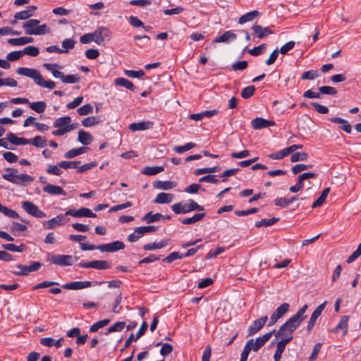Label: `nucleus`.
I'll return each mask as SVG.
<instances>
[{"mask_svg":"<svg viewBox=\"0 0 361 361\" xmlns=\"http://www.w3.org/2000/svg\"><path fill=\"white\" fill-rule=\"evenodd\" d=\"M307 309V305H303L296 314L293 315L282 326H281L280 329L277 331H275L274 333L275 334V337L278 338L280 336H290V334H293L302 321L306 318L305 313Z\"/></svg>","mask_w":361,"mask_h":361,"instance_id":"nucleus-1","label":"nucleus"},{"mask_svg":"<svg viewBox=\"0 0 361 361\" xmlns=\"http://www.w3.org/2000/svg\"><path fill=\"white\" fill-rule=\"evenodd\" d=\"M275 330L268 332L262 336L257 338L255 340L253 338L249 339L241 353L240 361H247L248 355L251 350L257 352L272 336Z\"/></svg>","mask_w":361,"mask_h":361,"instance_id":"nucleus-2","label":"nucleus"},{"mask_svg":"<svg viewBox=\"0 0 361 361\" xmlns=\"http://www.w3.org/2000/svg\"><path fill=\"white\" fill-rule=\"evenodd\" d=\"M5 171L7 173L2 175V178L13 184L22 186H27L35 180L34 177L26 173H18L16 169L6 168Z\"/></svg>","mask_w":361,"mask_h":361,"instance_id":"nucleus-3","label":"nucleus"},{"mask_svg":"<svg viewBox=\"0 0 361 361\" xmlns=\"http://www.w3.org/2000/svg\"><path fill=\"white\" fill-rule=\"evenodd\" d=\"M18 74L32 78L35 82L40 87L52 90L56 87V83L52 80H45L39 72L33 68H18Z\"/></svg>","mask_w":361,"mask_h":361,"instance_id":"nucleus-4","label":"nucleus"},{"mask_svg":"<svg viewBox=\"0 0 361 361\" xmlns=\"http://www.w3.org/2000/svg\"><path fill=\"white\" fill-rule=\"evenodd\" d=\"M43 66L50 71L54 78H59L63 83L74 84L80 80V76L77 74L66 75L63 73L58 71L56 68L61 67L56 63H44Z\"/></svg>","mask_w":361,"mask_h":361,"instance_id":"nucleus-5","label":"nucleus"},{"mask_svg":"<svg viewBox=\"0 0 361 361\" xmlns=\"http://www.w3.org/2000/svg\"><path fill=\"white\" fill-rule=\"evenodd\" d=\"M172 211L176 214H188L194 211H204V207L199 204L197 202L192 199L188 200L187 202H180L176 203L171 206Z\"/></svg>","mask_w":361,"mask_h":361,"instance_id":"nucleus-6","label":"nucleus"},{"mask_svg":"<svg viewBox=\"0 0 361 361\" xmlns=\"http://www.w3.org/2000/svg\"><path fill=\"white\" fill-rule=\"evenodd\" d=\"M40 21L36 19H30L24 23L23 27L26 35H41L50 32V28L46 24L39 25Z\"/></svg>","mask_w":361,"mask_h":361,"instance_id":"nucleus-7","label":"nucleus"},{"mask_svg":"<svg viewBox=\"0 0 361 361\" xmlns=\"http://www.w3.org/2000/svg\"><path fill=\"white\" fill-rule=\"evenodd\" d=\"M47 260L59 266H71L74 262V259L72 255H53L51 253L47 255Z\"/></svg>","mask_w":361,"mask_h":361,"instance_id":"nucleus-8","label":"nucleus"},{"mask_svg":"<svg viewBox=\"0 0 361 361\" xmlns=\"http://www.w3.org/2000/svg\"><path fill=\"white\" fill-rule=\"evenodd\" d=\"M93 42L100 45L105 41H109L111 39L110 30L104 27H99L92 32Z\"/></svg>","mask_w":361,"mask_h":361,"instance_id":"nucleus-9","label":"nucleus"},{"mask_svg":"<svg viewBox=\"0 0 361 361\" xmlns=\"http://www.w3.org/2000/svg\"><path fill=\"white\" fill-rule=\"evenodd\" d=\"M23 209L30 215L37 217L44 218L46 214L41 211L39 207L30 201H24L22 202Z\"/></svg>","mask_w":361,"mask_h":361,"instance_id":"nucleus-10","label":"nucleus"},{"mask_svg":"<svg viewBox=\"0 0 361 361\" xmlns=\"http://www.w3.org/2000/svg\"><path fill=\"white\" fill-rule=\"evenodd\" d=\"M124 248V243L120 240L97 245V250L102 252H115Z\"/></svg>","mask_w":361,"mask_h":361,"instance_id":"nucleus-11","label":"nucleus"},{"mask_svg":"<svg viewBox=\"0 0 361 361\" xmlns=\"http://www.w3.org/2000/svg\"><path fill=\"white\" fill-rule=\"evenodd\" d=\"M290 305L287 302H284L276 308L270 317V320L267 324L268 326L274 325L281 317L288 312Z\"/></svg>","mask_w":361,"mask_h":361,"instance_id":"nucleus-12","label":"nucleus"},{"mask_svg":"<svg viewBox=\"0 0 361 361\" xmlns=\"http://www.w3.org/2000/svg\"><path fill=\"white\" fill-rule=\"evenodd\" d=\"M42 265L39 262H34L30 266L17 264L16 267L20 269V271H12V273L16 276H27L30 272L37 271Z\"/></svg>","mask_w":361,"mask_h":361,"instance_id":"nucleus-13","label":"nucleus"},{"mask_svg":"<svg viewBox=\"0 0 361 361\" xmlns=\"http://www.w3.org/2000/svg\"><path fill=\"white\" fill-rule=\"evenodd\" d=\"M78 265L82 268H94L99 270L110 268V264L106 260L84 262H80Z\"/></svg>","mask_w":361,"mask_h":361,"instance_id":"nucleus-14","label":"nucleus"},{"mask_svg":"<svg viewBox=\"0 0 361 361\" xmlns=\"http://www.w3.org/2000/svg\"><path fill=\"white\" fill-rule=\"evenodd\" d=\"M66 215H71L73 217H91L95 218L96 214L93 213L90 209L82 207L78 210L69 209L68 210Z\"/></svg>","mask_w":361,"mask_h":361,"instance_id":"nucleus-15","label":"nucleus"},{"mask_svg":"<svg viewBox=\"0 0 361 361\" xmlns=\"http://www.w3.org/2000/svg\"><path fill=\"white\" fill-rule=\"evenodd\" d=\"M267 320V316H264L255 320L248 329V336L256 334L261 329L263 328Z\"/></svg>","mask_w":361,"mask_h":361,"instance_id":"nucleus-16","label":"nucleus"},{"mask_svg":"<svg viewBox=\"0 0 361 361\" xmlns=\"http://www.w3.org/2000/svg\"><path fill=\"white\" fill-rule=\"evenodd\" d=\"M92 286V282L85 281H73L71 283H65L62 287L67 290H80L86 288H89Z\"/></svg>","mask_w":361,"mask_h":361,"instance_id":"nucleus-17","label":"nucleus"},{"mask_svg":"<svg viewBox=\"0 0 361 361\" xmlns=\"http://www.w3.org/2000/svg\"><path fill=\"white\" fill-rule=\"evenodd\" d=\"M252 127L255 130L264 128L275 125L274 121L266 120L263 118H256L251 122Z\"/></svg>","mask_w":361,"mask_h":361,"instance_id":"nucleus-18","label":"nucleus"},{"mask_svg":"<svg viewBox=\"0 0 361 361\" xmlns=\"http://www.w3.org/2000/svg\"><path fill=\"white\" fill-rule=\"evenodd\" d=\"M154 123L149 121H145L139 123L130 124L129 129L131 131L145 130L153 128Z\"/></svg>","mask_w":361,"mask_h":361,"instance_id":"nucleus-19","label":"nucleus"},{"mask_svg":"<svg viewBox=\"0 0 361 361\" xmlns=\"http://www.w3.org/2000/svg\"><path fill=\"white\" fill-rule=\"evenodd\" d=\"M65 223L64 216L61 214L48 221L43 222V226L47 229H52L57 226H61Z\"/></svg>","mask_w":361,"mask_h":361,"instance_id":"nucleus-20","label":"nucleus"},{"mask_svg":"<svg viewBox=\"0 0 361 361\" xmlns=\"http://www.w3.org/2000/svg\"><path fill=\"white\" fill-rule=\"evenodd\" d=\"M36 9L37 6H27L25 10L16 13L14 18L16 20H26L33 16V13Z\"/></svg>","mask_w":361,"mask_h":361,"instance_id":"nucleus-21","label":"nucleus"},{"mask_svg":"<svg viewBox=\"0 0 361 361\" xmlns=\"http://www.w3.org/2000/svg\"><path fill=\"white\" fill-rule=\"evenodd\" d=\"M43 191L52 195H66V191L58 185L47 184L43 188Z\"/></svg>","mask_w":361,"mask_h":361,"instance_id":"nucleus-22","label":"nucleus"},{"mask_svg":"<svg viewBox=\"0 0 361 361\" xmlns=\"http://www.w3.org/2000/svg\"><path fill=\"white\" fill-rule=\"evenodd\" d=\"M177 185V183L171 180H157L153 183L154 188L168 190L175 188Z\"/></svg>","mask_w":361,"mask_h":361,"instance_id":"nucleus-23","label":"nucleus"},{"mask_svg":"<svg viewBox=\"0 0 361 361\" xmlns=\"http://www.w3.org/2000/svg\"><path fill=\"white\" fill-rule=\"evenodd\" d=\"M170 242V239L161 240L159 242H154L152 243L146 244L144 245L143 248L145 250H154L157 249H161L167 246Z\"/></svg>","mask_w":361,"mask_h":361,"instance_id":"nucleus-24","label":"nucleus"},{"mask_svg":"<svg viewBox=\"0 0 361 361\" xmlns=\"http://www.w3.org/2000/svg\"><path fill=\"white\" fill-rule=\"evenodd\" d=\"M236 38L237 35L235 33L231 31H226L223 35L216 37L213 42L216 43L229 42L235 40Z\"/></svg>","mask_w":361,"mask_h":361,"instance_id":"nucleus-25","label":"nucleus"},{"mask_svg":"<svg viewBox=\"0 0 361 361\" xmlns=\"http://www.w3.org/2000/svg\"><path fill=\"white\" fill-rule=\"evenodd\" d=\"M173 198L174 195L173 194L161 192L157 195L153 202L157 204H166L172 202Z\"/></svg>","mask_w":361,"mask_h":361,"instance_id":"nucleus-26","label":"nucleus"},{"mask_svg":"<svg viewBox=\"0 0 361 361\" xmlns=\"http://www.w3.org/2000/svg\"><path fill=\"white\" fill-rule=\"evenodd\" d=\"M252 29L257 37L260 39L267 36L268 35L274 33V32L271 31L269 27H263L261 25L257 24L253 25Z\"/></svg>","mask_w":361,"mask_h":361,"instance_id":"nucleus-27","label":"nucleus"},{"mask_svg":"<svg viewBox=\"0 0 361 361\" xmlns=\"http://www.w3.org/2000/svg\"><path fill=\"white\" fill-rule=\"evenodd\" d=\"M7 140L12 144L15 145H27L28 139L25 137H17L13 133H8L7 135Z\"/></svg>","mask_w":361,"mask_h":361,"instance_id":"nucleus-28","label":"nucleus"},{"mask_svg":"<svg viewBox=\"0 0 361 361\" xmlns=\"http://www.w3.org/2000/svg\"><path fill=\"white\" fill-rule=\"evenodd\" d=\"M33 38L30 37H22L20 38H11L8 42L13 46H22L33 42Z\"/></svg>","mask_w":361,"mask_h":361,"instance_id":"nucleus-29","label":"nucleus"},{"mask_svg":"<svg viewBox=\"0 0 361 361\" xmlns=\"http://www.w3.org/2000/svg\"><path fill=\"white\" fill-rule=\"evenodd\" d=\"M78 140L82 145H88L92 142L93 137H92V135L90 133L85 132L83 130H80L78 132Z\"/></svg>","mask_w":361,"mask_h":361,"instance_id":"nucleus-30","label":"nucleus"},{"mask_svg":"<svg viewBox=\"0 0 361 361\" xmlns=\"http://www.w3.org/2000/svg\"><path fill=\"white\" fill-rule=\"evenodd\" d=\"M259 13L257 11H252L249 13H247L244 15H243L239 19H238V23L239 24H244L247 22H250L253 20L255 18L259 16Z\"/></svg>","mask_w":361,"mask_h":361,"instance_id":"nucleus-31","label":"nucleus"},{"mask_svg":"<svg viewBox=\"0 0 361 361\" xmlns=\"http://www.w3.org/2000/svg\"><path fill=\"white\" fill-rule=\"evenodd\" d=\"M296 200H298V198L295 196L292 197L291 198L277 197L274 200V204L276 206L286 207Z\"/></svg>","mask_w":361,"mask_h":361,"instance_id":"nucleus-32","label":"nucleus"},{"mask_svg":"<svg viewBox=\"0 0 361 361\" xmlns=\"http://www.w3.org/2000/svg\"><path fill=\"white\" fill-rule=\"evenodd\" d=\"M29 106L30 108L35 111L37 113L42 114L45 111V109L47 107V104L45 102L40 101V102H29Z\"/></svg>","mask_w":361,"mask_h":361,"instance_id":"nucleus-33","label":"nucleus"},{"mask_svg":"<svg viewBox=\"0 0 361 361\" xmlns=\"http://www.w3.org/2000/svg\"><path fill=\"white\" fill-rule=\"evenodd\" d=\"M115 84L121 87H124L128 90L134 91L135 89V85L130 80L124 78H118L115 80Z\"/></svg>","mask_w":361,"mask_h":361,"instance_id":"nucleus-34","label":"nucleus"},{"mask_svg":"<svg viewBox=\"0 0 361 361\" xmlns=\"http://www.w3.org/2000/svg\"><path fill=\"white\" fill-rule=\"evenodd\" d=\"M164 170V166H146L143 168L142 173L147 176H154Z\"/></svg>","mask_w":361,"mask_h":361,"instance_id":"nucleus-35","label":"nucleus"},{"mask_svg":"<svg viewBox=\"0 0 361 361\" xmlns=\"http://www.w3.org/2000/svg\"><path fill=\"white\" fill-rule=\"evenodd\" d=\"M86 152V148L81 147L79 148L72 149L64 154L66 159H72L78 155H80Z\"/></svg>","mask_w":361,"mask_h":361,"instance_id":"nucleus-36","label":"nucleus"},{"mask_svg":"<svg viewBox=\"0 0 361 361\" xmlns=\"http://www.w3.org/2000/svg\"><path fill=\"white\" fill-rule=\"evenodd\" d=\"M330 192V188H326L318 197V199L314 201L312 205V208H316L320 207L326 200L327 195Z\"/></svg>","mask_w":361,"mask_h":361,"instance_id":"nucleus-37","label":"nucleus"},{"mask_svg":"<svg viewBox=\"0 0 361 361\" xmlns=\"http://www.w3.org/2000/svg\"><path fill=\"white\" fill-rule=\"evenodd\" d=\"M71 118L70 116L61 117L55 120L54 122V128H65L71 123Z\"/></svg>","mask_w":361,"mask_h":361,"instance_id":"nucleus-38","label":"nucleus"},{"mask_svg":"<svg viewBox=\"0 0 361 361\" xmlns=\"http://www.w3.org/2000/svg\"><path fill=\"white\" fill-rule=\"evenodd\" d=\"M161 217L162 214L159 213L152 214V212H149L142 217V220L146 221L147 224H151L159 221L161 219Z\"/></svg>","mask_w":361,"mask_h":361,"instance_id":"nucleus-39","label":"nucleus"},{"mask_svg":"<svg viewBox=\"0 0 361 361\" xmlns=\"http://www.w3.org/2000/svg\"><path fill=\"white\" fill-rule=\"evenodd\" d=\"M47 140L42 136H35L32 139H28V144L32 145L37 147H44L46 145Z\"/></svg>","mask_w":361,"mask_h":361,"instance_id":"nucleus-40","label":"nucleus"},{"mask_svg":"<svg viewBox=\"0 0 361 361\" xmlns=\"http://www.w3.org/2000/svg\"><path fill=\"white\" fill-rule=\"evenodd\" d=\"M205 213L195 214L192 217L183 219L181 223L183 224H193L197 221H201L205 216Z\"/></svg>","mask_w":361,"mask_h":361,"instance_id":"nucleus-41","label":"nucleus"},{"mask_svg":"<svg viewBox=\"0 0 361 361\" xmlns=\"http://www.w3.org/2000/svg\"><path fill=\"white\" fill-rule=\"evenodd\" d=\"M101 118L99 116H89L82 121V125L85 127H92L99 123Z\"/></svg>","mask_w":361,"mask_h":361,"instance_id":"nucleus-42","label":"nucleus"},{"mask_svg":"<svg viewBox=\"0 0 361 361\" xmlns=\"http://www.w3.org/2000/svg\"><path fill=\"white\" fill-rule=\"evenodd\" d=\"M279 221V218H276V217H274V218L269 219H263L260 221H256L255 226L257 228H259L262 226L268 227V226H270L273 225L274 224L278 222Z\"/></svg>","mask_w":361,"mask_h":361,"instance_id":"nucleus-43","label":"nucleus"},{"mask_svg":"<svg viewBox=\"0 0 361 361\" xmlns=\"http://www.w3.org/2000/svg\"><path fill=\"white\" fill-rule=\"evenodd\" d=\"M80 163L78 161H62L58 163V166L64 169H78Z\"/></svg>","mask_w":361,"mask_h":361,"instance_id":"nucleus-44","label":"nucleus"},{"mask_svg":"<svg viewBox=\"0 0 361 361\" xmlns=\"http://www.w3.org/2000/svg\"><path fill=\"white\" fill-rule=\"evenodd\" d=\"M75 44V41L73 39L68 38L66 39L62 42V47L63 49H61V53H67L70 49H72Z\"/></svg>","mask_w":361,"mask_h":361,"instance_id":"nucleus-45","label":"nucleus"},{"mask_svg":"<svg viewBox=\"0 0 361 361\" xmlns=\"http://www.w3.org/2000/svg\"><path fill=\"white\" fill-rule=\"evenodd\" d=\"M319 76V72L317 70H310L304 72L301 75V80H313Z\"/></svg>","mask_w":361,"mask_h":361,"instance_id":"nucleus-46","label":"nucleus"},{"mask_svg":"<svg viewBox=\"0 0 361 361\" xmlns=\"http://www.w3.org/2000/svg\"><path fill=\"white\" fill-rule=\"evenodd\" d=\"M109 322H110V319H108L95 322L90 326V331L91 332H96L99 329L103 328L104 326L108 325L109 324Z\"/></svg>","mask_w":361,"mask_h":361,"instance_id":"nucleus-47","label":"nucleus"},{"mask_svg":"<svg viewBox=\"0 0 361 361\" xmlns=\"http://www.w3.org/2000/svg\"><path fill=\"white\" fill-rule=\"evenodd\" d=\"M126 323L124 322H117L114 325L107 329L106 334L116 331H121L124 329Z\"/></svg>","mask_w":361,"mask_h":361,"instance_id":"nucleus-48","label":"nucleus"},{"mask_svg":"<svg viewBox=\"0 0 361 361\" xmlns=\"http://www.w3.org/2000/svg\"><path fill=\"white\" fill-rule=\"evenodd\" d=\"M93 111V107L90 104H85L77 109V113L80 116H86L92 114Z\"/></svg>","mask_w":361,"mask_h":361,"instance_id":"nucleus-49","label":"nucleus"},{"mask_svg":"<svg viewBox=\"0 0 361 361\" xmlns=\"http://www.w3.org/2000/svg\"><path fill=\"white\" fill-rule=\"evenodd\" d=\"M308 159V154L305 152H295L290 156L291 162H297L299 161H305Z\"/></svg>","mask_w":361,"mask_h":361,"instance_id":"nucleus-50","label":"nucleus"},{"mask_svg":"<svg viewBox=\"0 0 361 361\" xmlns=\"http://www.w3.org/2000/svg\"><path fill=\"white\" fill-rule=\"evenodd\" d=\"M255 87L254 85H250L243 88L241 91V97L243 99L250 98L255 93Z\"/></svg>","mask_w":361,"mask_h":361,"instance_id":"nucleus-51","label":"nucleus"},{"mask_svg":"<svg viewBox=\"0 0 361 361\" xmlns=\"http://www.w3.org/2000/svg\"><path fill=\"white\" fill-rule=\"evenodd\" d=\"M195 147V144L193 142H188L183 146H176L174 147V151L176 153L182 154L188 150H190Z\"/></svg>","mask_w":361,"mask_h":361,"instance_id":"nucleus-52","label":"nucleus"},{"mask_svg":"<svg viewBox=\"0 0 361 361\" xmlns=\"http://www.w3.org/2000/svg\"><path fill=\"white\" fill-rule=\"evenodd\" d=\"M183 258V255L180 253L179 252H173L169 254L166 258L164 259V261L167 263H171L176 259H179Z\"/></svg>","mask_w":361,"mask_h":361,"instance_id":"nucleus-53","label":"nucleus"},{"mask_svg":"<svg viewBox=\"0 0 361 361\" xmlns=\"http://www.w3.org/2000/svg\"><path fill=\"white\" fill-rule=\"evenodd\" d=\"M288 155V154L286 151V149L285 148V149H283L281 151H279L277 152L269 154V157L271 159L278 160V159H282L283 158L286 157Z\"/></svg>","mask_w":361,"mask_h":361,"instance_id":"nucleus-54","label":"nucleus"},{"mask_svg":"<svg viewBox=\"0 0 361 361\" xmlns=\"http://www.w3.org/2000/svg\"><path fill=\"white\" fill-rule=\"evenodd\" d=\"M23 55L27 54L31 56H36L39 54V49L34 46L26 47L23 51Z\"/></svg>","mask_w":361,"mask_h":361,"instance_id":"nucleus-55","label":"nucleus"},{"mask_svg":"<svg viewBox=\"0 0 361 361\" xmlns=\"http://www.w3.org/2000/svg\"><path fill=\"white\" fill-rule=\"evenodd\" d=\"M125 74L130 78H140L145 75V72L142 70H140V71L126 70V71H125Z\"/></svg>","mask_w":361,"mask_h":361,"instance_id":"nucleus-56","label":"nucleus"},{"mask_svg":"<svg viewBox=\"0 0 361 361\" xmlns=\"http://www.w3.org/2000/svg\"><path fill=\"white\" fill-rule=\"evenodd\" d=\"M312 167L311 165H307L304 164H298L295 166H293L291 168V171L293 174H298V173L307 170Z\"/></svg>","mask_w":361,"mask_h":361,"instance_id":"nucleus-57","label":"nucleus"},{"mask_svg":"<svg viewBox=\"0 0 361 361\" xmlns=\"http://www.w3.org/2000/svg\"><path fill=\"white\" fill-rule=\"evenodd\" d=\"M319 91L321 94L335 95L337 93L336 90L330 86H322L319 88Z\"/></svg>","mask_w":361,"mask_h":361,"instance_id":"nucleus-58","label":"nucleus"},{"mask_svg":"<svg viewBox=\"0 0 361 361\" xmlns=\"http://www.w3.org/2000/svg\"><path fill=\"white\" fill-rule=\"evenodd\" d=\"M360 255H361V243L359 244L356 250H355L353 252V254L350 256H349V257L347 259V260H346L347 263H348V264L352 263L356 259H357Z\"/></svg>","mask_w":361,"mask_h":361,"instance_id":"nucleus-59","label":"nucleus"},{"mask_svg":"<svg viewBox=\"0 0 361 361\" xmlns=\"http://www.w3.org/2000/svg\"><path fill=\"white\" fill-rule=\"evenodd\" d=\"M285 348H286V347L284 345H282L279 344V343H277L276 349V351H275V353L274 355V361H280L281 360L282 353H283Z\"/></svg>","mask_w":361,"mask_h":361,"instance_id":"nucleus-60","label":"nucleus"},{"mask_svg":"<svg viewBox=\"0 0 361 361\" xmlns=\"http://www.w3.org/2000/svg\"><path fill=\"white\" fill-rule=\"evenodd\" d=\"M60 167L57 165H49L47 169V173L55 176H60L62 173V171L59 169Z\"/></svg>","mask_w":361,"mask_h":361,"instance_id":"nucleus-61","label":"nucleus"},{"mask_svg":"<svg viewBox=\"0 0 361 361\" xmlns=\"http://www.w3.org/2000/svg\"><path fill=\"white\" fill-rule=\"evenodd\" d=\"M23 56L22 51H14L10 52L7 56L6 59L8 61H14L18 60L20 58H21Z\"/></svg>","mask_w":361,"mask_h":361,"instance_id":"nucleus-62","label":"nucleus"},{"mask_svg":"<svg viewBox=\"0 0 361 361\" xmlns=\"http://www.w3.org/2000/svg\"><path fill=\"white\" fill-rule=\"evenodd\" d=\"M247 66H248V63L246 61H240L234 63L232 65V68L235 71H243L245 68H247Z\"/></svg>","mask_w":361,"mask_h":361,"instance_id":"nucleus-63","label":"nucleus"},{"mask_svg":"<svg viewBox=\"0 0 361 361\" xmlns=\"http://www.w3.org/2000/svg\"><path fill=\"white\" fill-rule=\"evenodd\" d=\"M321 348L322 344L320 343H316L314 345V349L311 353L310 357H309L308 361H314L317 359L318 354L321 350Z\"/></svg>","mask_w":361,"mask_h":361,"instance_id":"nucleus-64","label":"nucleus"}]
</instances>
